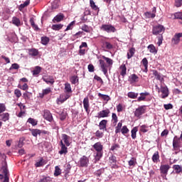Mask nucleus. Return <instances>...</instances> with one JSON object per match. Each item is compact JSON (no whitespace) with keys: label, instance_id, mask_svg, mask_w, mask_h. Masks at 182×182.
Returning <instances> with one entry per match:
<instances>
[{"label":"nucleus","instance_id":"1","mask_svg":"<svg viewBox=\"0 0 182 182\" xmlns=\"http://www.w3.org/2000/svg\"><path fill=\"white\" fill-rule=\"evenodd\" d=\"M92 147L96 151L94 153V157L96 161H99L102 157H103V145L102 144V142L99 141L95 143Z\"/></svg>","mask_w":182,"mask_h":182},{"label":"nucleus","instance_id":"2","mask_svg":"<svg viewBox=\"0 0 182 182\" xmlns=\"http://www.w3.org/2000/svg\"><path fill=\"white\" fill-rule=\"evenodd\" d=\"M9 171H8V164L6 163V161H2V166L0 170V180L4 179L3 182H9V176H8Z\"/></svg>","mask_w":182,"mask_h":182},{"label":"nucleus","instance_id":"3","mask_svg":"<svg viewBox=\"0 0 182 182\" xmlns=\"http://www.w3.org/2000/svg\"><path fill=\"white\" fill-rule=\"evenodd\" d=\"M100 31L102 32H107V33H112L116 32V28L111 24H102L100 27Z\"/></svg>","mask_w":182,"mask_h":182},{"label":"nucleus","instance_id":"4","mask_svg":"<svg viewBox=\"0 0 182 182\" xmlns=\"http://www.w3.org/2000/svg\"><path fill=\"white\" fill-rule=\"evenodd\" d=\"M164 26H163L162 25H156L155 26L153 27L152 29V33L153 35H160V33H163V32H164Z\"/></svg>","mask_w":182,"mask_h":182},{"label":"nucleus","instance_id":"5","mask_svg":"<svg viewBox=\"0 0 182 182\" xmlns=\"http://www.w3.org/2000/svg\"><path fill=\"white\" fill-rule=\"evenodd\" d=\"M157 12V9L156 7L152 8V11H146L144 13V16L146 19H154L156 18V13Z\"/></svg>","mask_w":182,"mask_h":182},{"label":"nucleus","instance_id":"6","mask_svg":"<svg viewBox=\"0 0 182 182\" xmlns=\"http://www.w3.org/2000/svg\"><path fill=\"white\" fill-rule=\"evenodd\" d=\"M146 112V105H141L136 108L134 112V116L136 117H140L142 114Z\"/></svg>","mask_w":182,"mask_h":182},{"label":"nucleus","instance_id":"7","mask_svg":"<svg viewBox=\"0 0 182 182\" xmlns=\"http://www.w3.org/2000/svg\"><path fill=\"white\" fill-rule=\"evenodd\" d=\"M78 166L80 167H87L89 166V158L86 156H82L78 161Z\"/></svg>","mask_w":182,"mask_h":182},{"label":"nucleus","instance_id":"8","mask_svg":"<svg viewBox=\"0 0 182 182\" xmlns=\"http://www.w3.org/2000/svg\"><path fill=\"white\" fill-rule=\"evenodd\" d=\"M181 141L180 140V139L177 136H175L173 139V150H178L181 147Z\"/></svg>","mask_w":182,"mask_h":182},{"label":"nucleus","instance_id":"9","mask_svg":"<svg viewBox=\"0 0 182 182\" xmlns=\"http://www.w3.org/2000/svg\"><path fill=\"white\" fill-rule=\"evenodd\" d=\"M109 114H110V109H103V110L99 112L97 117V119L109 117Z\"/></svg>","mask_w":182,"mask_h":182},{"label":"nucleus","instance_id":"10","mask_svg":"<svg viewBox=\"0 0 182 182\" xmlns=\"http://www.w3.org/2000/svg\"><path fill=\"white\" fill-rule=\"evenodd\" d=\"M160 92L162 93L161 95V99H166V97H168V88L167 86H163V85H161Z\"/></svg>","mask_w":182,"mask_h":182},{"label":"nucleus","instance_id":"11","mask_svg":"<svg viewBox=\"0 0 182 182\" xmlns=\"http://www.w3.org/2000/svg\"><path fill=\"white\" fill-rule=\"evenodd\" d=\"M139 95L140 96L137 98L136 102H147L146 97L150 96V93L147 92H141Z\"/></svg>","mask_w":182,"mask_h":182},{"label":"nucleus","instance_id":"12","mask_svg":"<svg viewBox=\"0 0 182 182\" xmlns=\"http://www.w3.org/2000/svg\"><path fill=\"white\" fill-rule=\"evenodd\" d=\"M60 146L61 147L60 150L58 151L59 154H68V147L63 144V141H60Z\"/></svg>","mask_w":182,"mask_h":182},{"label":"nucleus","instance_id":"13","mask_svg":"<svg viewBox=\"0 0 182 182\" xmlns=\"http://www.w3.org/2000/svg\"><path fill=\"white\" fill-rule=\"evenodd\" d=\"M182 38V33H176L172 38V42L174 43V45H177L180 43V38Z\"/></svg>","mask_w":182,"mask_h":182},{"label":"nucleus","instance_id":"14","mask_svg":"<svg viewBox=\"0 0 182 182\" xmlns=\"http://www.w3.org/2000/svg\"><path fill=\"white\" fill-rule=\"evenodd\" d=\"M43 117L48 122H52L53 120V117L52 116V113L49 110H45Z\"/></svg>","mask_w":182,"mask_h":182},{"label":"nucleus","instance_id":"15","mask_svg":"<svg viewBox=\"0 0 182 182\" xmlns=\"http://www.w3.org/2000/svg\"><path fill=\"white\" fill-rule=\"evenodd\" d=\"M100 68L104 73V75H107V65H106V63H105V60H100Z\"/></svg>","mask_w":182,"mask_h":182},{"label":"nucleus","instance_id":"16","mask_svg":"<svg viewBox=\"0 0 182 182\" xmlns=\"http://www.w3.org/2000/svg\"><path fill=\"white\" fill-rule=\"evenodd\" d=\"M129 82L131 85H133V83H137V82H139V76L136 74L131 75L129 77Z\"/></svg>","mask_w":182,"mask_h":182},{"label":"nucleus","instance_id":"17","mask_svg":"<svg viewBox=\"0 0 182 182\" xmlns=\"http://www.w3.org/2000/svg\"><path fill=\"white\" fill-rule=\"evenodd\" d=\"M62 138L65 146H67V147H69V146H70V136H68L65 134H63Z\"/></svg>","mask_w":182,"mask_h":182},{"label":"nucleus","instance_id":"18","mask_svg":"<svg viewBox=\"0 0 182 182\" xmlns=\"http://www.w3.org/2000/svg\"><path fill=\"white\" fill-rule=\"evenodd\" d=\"M153 75L155 76L156 80H159L161 83H162L164 81V78L163 77V75H161V73L157 72V70L153 71Z\"/></svg>","mask_w":182,"mask_h":182},{"label":"nucleus","instance_id":"19","mask_svg":"<svg viewBox=\"0 0 182 182\" xmlns=\"http://www.w3.org/2000/svg\"><path fill=\"white\" fill-rule=\"evenodd\" d=\"M82 103H83V106L85 112L87 113H90V110H89V107H90L89 98L88 97L84 98Z\"/></svg>","mask_w":182,"mask_h":182},{"label":"nucleus","instance_id":"20","mask_svg":"<svg viewBox=\"0 0 182 182\" xmlns=\"http://www.w3.org/2000/svg\"><path fill=\"white\" fill-rule=\"evenodd\" d=\"M168 170H170V166L168 165H161L160 167V171L162 174L167 175Z\"/></svg>","mask_w":182,"mask_h":182},{"label":"nucleus","instance_id":"21","mask_svg":"<svg viewBox=\"0 0 182 182\" xmlns=\"http://www.w3.org/2000/svg\"><path fill=\"white\" fill-rule=\"evenodd\" d=\"M28 55L32 57L38 56L39 55V50L36 48L28 49Z\"/></svg>","mask_w":182,"mask_h":182},{"label":"nucleus","instance_id":"22","mask_svg":"<svg viewBox=\"0 0 182 182\" xmlns=\"http://www.w3.org/2000/svg\"><path fill=\"white\" fill-rule=\"evenodd\" d=\"M141 63V64L143 65V66L144 68V72L147 73L148 68H149V60H147V58H144L142 59Z\"/></svg>","mask_w":182,"mask_h":182},{"label":"nucleus","instance_id":"23","mask_svg":"<svg viewBox=\"0 0 182 182\" xmlns=\"http://www.w3.org/2000/svg\"><path fill=\"white\" fill-rule=\"evenodd\" d=\"M107 126V120L102 119L99 124L100 130H106Z\"/></svg>","mask_w":182,"mask_h":182},{"label":"nucleus","instance_id":"24","mask_svg":"<svg viewBox=\"0 0 182 182\" xmlns=\"http://www.w3.org/2000/svg\"><path fill=\"white\" fill-rule=\"evenodd\" d=\"M0 120L2 122H8L9 120V113H3L0 114Z\"/></svg>","mask_w":182,"mask_h":182},{"label":"nucleus","instance_id":"25","mask_svg":"<svg viewBox=\"0 0 182 182\" xmlns=\"http://www.w3.org/2000/svg\"><path fill=\"white\" fill-rule=\"evenodd\" d=\"M63 18H65V16L63 14L57 15L53 19V23H56V22H60L61 21H63Z\"/></svg>","mask_w":182,"mask_h":182},{"label":"nucleus","instance_id":"26","mask_svg":"<svg viewBox=\"0 0 182 182\" xmlns=\"http://www.w3.org/2000/svg\"><path fill=\"white\" fill-rule=\"evenodd\" d=\"M137 132H139V127H134L132 131H131V136H132V139H133V140H134L136 137V134H137Z\"/></svg>","mask_w":182,"mask_h":182},{"label":"nucleus","instance_id":"27","mask_svg":"<svg viewBox=\"0 0 182 182\" xmlns=\"http://www.w3.org/2000/svg\"><path fill=\"white\" fill-rule=\"evenodd\" d=\"M30 132L33 137H38V134L41 135L42 134V130L41 129H30Z\"/></svg>","mask_w":182,"mask_h":182},{"label":"nucleus","instance_id":"28","mask_svg":"<svg viewBox=\"0 0 182 182\" xmlns=\"http://www.w3.org/2000/svg\"><path fill=\"white\" fill-rule=\"evenodd\" d=\"M160 160V155H159V151H156L152 156V161L154 163H158Z\"/></svg>","mask_w":182,"mask_h":182},{"label":"nucleus","instance_id":"29","mask_svg":"<svg viewBox=\"0 0 182 182\" xmlns=\"http://www.w3.org/2000/svg\"><path fill=\"white\" fill-rule=\"evenodd\" d=\"M52 92V90L50 87H48L46 89L43 90L41 94H40V97H43V96H46V95H49V93Z\"/></svg>","mask_w":182,"mask_h":182},{"label":"nucleus","instance_id":"30","mask_svg":"<svg viewBox=\"0 0 182 182\" xmlns=\"http://www.w3.org/2000/svg\"><path fill=\"white\" fill-rule=\"evenodd\" d=\"M129 167H134L137 164V159L134 157H132L131 159L128 161Z\"/></svg>","mask_w":182,"mask_h":182},{"label":"nucleus","instance_id":"31","mask_svg":"<svg viewBox=\"0 0 182 182\" xmlns=\"http://www.w3.org/2000/svg\"><path fill=\"white\" fill-rule=\"evenodd\" d=\"M120 69H121L120 75H121V76H123V77H124V76H126V73H127V69L126 68V65L122 64L120 66Z\"/></svg>","mask_w":182,"mask_h":182},{"label":"nucleus","instance_id":"32","mask_svg":"<svg viewBox=\"0 0 182 182\" xmlns=\"http://www.w3.org/2000/svg\"><path fill=\"white\" fill-rule=\"evenodd\" d=\"M127 96L129 99H137V96H139V93L134 92H129L127 93Z\"/></svg>","mask_w":182,"mask_h":182},{"label":"nucleus","instance_id":"33","mask_svg":"<svg viewBox=\"0 0 182 182\" xmlns=\"http://www.w3.org/2000/svg\"><path fill=\"white\" fill-rule=\"evenodd\" d=\"M41 70H42V68L40 66H36L34 70L32 71L33 76H36L41 73Z\"/></svg>","mask_w":182,"mask_h":182},{"label":"nucleus","instance_id":"34","mask_svg":"<svg viewBox=\"0 0 182 182\" xmlns=\"http://www.w3.org/2000/svg\"><path fill=\"white\" fill-rule=\"evenodd\" d=\"M173 168L177 174H180V173H182V166L180 165H173Z\"/></svg>","mask_w":182,"mask_h":182},{"label":"nucleus","instance_id":"35","mask_svg":"<svg viewBox=\"0 0 182 182\" xmlns=\"http://www.w3.org/2000/svg\"><path fill=\"white\" fill-rule=\"evenodd\" d=\"M98 96L99 97H101V99H103L105 102H109V100H110V97L107 95H103L99 92Z\"/></svg>","mask_w":182,"mask_h":182},{"label":"nucleus","instance_id":"36","mask_svg":"<svg viewBox=\"0 0 182 182\" xmlns=\"http://www.w3.org/2000/svg\"><path fill=\"white\" fill-rule=\"evenodd\" d=\"M62 28H63V25L62 24H53L51 29H53V31H60Z\"/></svg>","mask_w":182,"mask_h":182},{"label":"nucleus","instance_id":"37","mask_svg":"<svg viewBox=\"0 0 182 182\" xmlns=\"http://www.w3.org/2000/svg\"><path fill=\"white\" fill-rule=\"evenodd\" d=\"M65 91L66 93H72V87L69 82L65 84Z\"/></svg>","mask_w":182,"mask_h":182},{"label":"nucleus","instance_id":"38","mask_svg":"<svg viewBox=\"0 0 182 182\" xmlns=\"http://www.w3.org/2000/svg\"><path fill=\"white\" fill-rule=\"evenodd\" d=\"M30 23L33 28H34V31H39V27L38 25L35 24V21H33V18H30Z\"/></svg>","mask_w":182,"mask_h":182},{"label":"nucleus","instance_id":"39","mask_svg":"<svg viewBox=\"0 0 182 182\" xmlns=\"http://www.w3.org/2000/svg\"><path fill=\"white\" fill-rule=\"evenodd\" d=\"M29 4H31V0H26L23 4H21L18 7L19 11H22V9H23V8H26V6H28Z\"/></svg>","mask_w":182,"mask_h":182},{"label":"nucleus","instance_id":"40","mask_svg":"<svg viewBox=\"0 0 182 182\" xmlns=\"http://www.w3.org/2000/svg\"><path fill=\"white\" fill-rule=\"evenodd\" d=\"M148 50L151 53H157V50H156V47L153 44H150L148 46Z\"/></svg>","mask_w":182,"mask_h":182},{"label":"nucleus","instance_id":"41","mask_svg":"<svg viewBox=\"0 0 182 182\" xmlns=\"http://www.w3.org/2000/svg\"><path fill=\"white\" fill-rule=\"evenodd\" d=\"M64 102H66V100H65V95L64 94H61L60 97L57 100V104L60 105V103H63Z\"/></svg>","mask_w":182,"mask_h":182},{"label":"nucleus","instance_id":"42","mask_svg":"<svg viewBox=\"0 0 182 182\" xmlns=\"http://www.w3.org/2000/svg\"><path fill=\"white\" fill-rule=\"evenodd\" d=\"M12 22L16 26H21V20L16 17H13Z\"/></svg>","mask_w":182,"mask_h":182},{"label":"nucleus","instance_id":"43","mask_svg":"<svg viewBox=\"0 0 182 182\" xmlns=\"http://www.w3.org/2000/svg\"><path fill=\"white\" fill-rule=\"evenodd\" d=\"M140 132H141L142 133H147V132H149V126L144 124L140 126Z\"/></svg>","mask_w":182,"mask_h":182},{"label":"nucleus","instance_id":"44","mask_svg":"<svg viewBox=\"0 0 182 182\" xmlns=\"http://www.w3.org/2000/svg\"><path fill=\"white\" fill-rule=\"evenodd\" d=\"M70 80L73 85H76L79 82V78H77V76L73 75L70 78Z\"/></svg>","mask_w":182,"mask_h":182},{"label":"nucleus","instance_id":"45","mask_svg":"<svg viewBox=\"0 0 182 182\" xmlns=\"http://www.w3.org/2000/svg\"><path fill=\"white\" fill-rule=\"evenodd\" d=\"M60 174H62V171L60 170V168H59V166H55L54 176L55 177H58V176H60Z\"/></svg>","mask_w":182,"mask_h":182},{"label":"nucleus","instance_id":"46","mask_svg":"<svg viewBox=\"0 0 182 182\" xmlns=\"http://www.w3.org/2000/svg\"><path fill=\"white\" fill-rule=\"evenodd\" d=\"M43 81L46 82L47 85H53V83H55V80L52 77L50 78H43Z\"/></svg>","mask_w":182,"mask_h":182},{"label":"nucleus","instance_id":"47","mask_svg":"<svg viewBox=\"0 0 182 182\" xmlns=\"http://www.w3.org/2000/svg\"><path fill=\"white\" fill-rule=\"evenodd\" d=\"M102 59H104V60L106 61V63L109 65H113V60H112V58H109L105 55H102Z\"/></svg>","mask_w":182,"mask_h":182},{"label":"nucleus","instance_id":"48","mask_svg":"<svg viewBox=\"0 0 182 182\" xmlns=\"http://www.w3.org/2000/svg\"><path fill=\"white\" fill-rule=\"evenodd\" d=\"M133 55H134V48H131L127 53V58L131 59V58H133Z\"/></svg>","mask_w":182,"mask_h":182},{"label":"nucleus","instance_id":"49","mask_svg":"<svg viewBox=\"0 0 182 182\" xmlns=\"http://www.w3.org/2000/svg\"><path fill=\"white\" fill-rule=\"evenodd\" d=\"M41 43L42 45L46 46L49 43V38L48 37H42L41 38Z\"/></svg>","mask_w":182,"mask_h":182},{"label":"nucleus","instance_id":"50","mask_svg":"<svg viewBox=\"0 0 182 182\" xmlns=\"http://www.w3.org/2000/svg\"><path fill=\"white\" fill-rule=\"evenodd\" d=\"M103 45L104 46H105L106 49H113V45H112V43L107 42V41H105L103 43Z\"/></svg>","mask_w":182,"mask_h":182},{"label":"nucleus","instance_id":"51","mask_svg":"<svg viewBox=\"0 0 182 182\" xmlns=\"http://www.w3.org/2000/svg\"><path fill=\"white\" fill-rule=\"evenodd\" d=\"M52 180L50 179V177L49 176H44L41 178L39 181V182H51Z\"/></svg>","mask_w":182,"mask_h":182},{"label":"nucleus","instance_id":"52","mask_svg":"<svg viewBox=\"0 0 182 182\" xmlns=\"http://www.w3.org/2000/svg\"><path fill=\"white\" fill-rule=\"evenodd\" d=\"M28 122L32 124V126H36V124H38V121L33 118H29Z\"/></svg>","mask_w":182,"mask_h":182},{"label":"nucleus","instance_id":"53","mask_svg":"<svg viewBox=\"0 0 182 182\" xmlns=\"http://www.w3.org/2000/svg\"><path fill=\"white\" fill-rule=\"evenodd\" d=\"M90 5L91 8L92 9H94V11H97V9H99V8H97V6H96V4H95V1L93 0L90 1Z\"/></svg>","mask_w":182,"mask_h":182},{"label":"nucleus","instance_id":"54","mask_svg":"<svg viewBox=\"0 0 182 182\" xmlns=\"http://www.w3.org/2000/svg\"><path fill=\"white\" fill-rule=\"evenodd\" d=\"M112 122H113V124H114V126H116V124H117V115L116 114V113H112Z\"/></svg>","mask_w":182,"mask_h":182},{"label":"nucleus","instance_id":"55","mask_svg":"<svg viewBox=\"0 0 182 182\" xmlns=\"http://www.w3.org/2000/svg\"><path fill=\"white\" fill-rule=\"evenodd\" d=\"M82 31H84V32H87V33H89L90 32V27H89L87 25L85 24L81 27Z\"/></svg>","mask_w":182,"mask_h":182},{"label":"nucleus","instance_id":"56","mask_svg":"<svg viewBox=\"0 0 182 182\" xmlns=\"http://www.w3.org/2000/svg\"><path fill=\"white\" fill-rule=\"evenodd\" d=\"M129 128H127V127L126 125L123 126L122 128L121 129V132L123 134H127V133H129Z\"/></svg>","mask_w":182,"mask_h":182},{"label":"nucleus","instance_id":"57","mask_svg":"<svg viewBox=\"0 0 182 182\" xmlns=\"http://www.w3.org/2000/svg\"><path fill=\"white\" fill-rule=\"evenodd\" d=\"M43 164V159L41 158L39 161L36 163L35 166L36 167H42Z\"/></svg>","mask_w":182,"mask_h":182},{"label":"nucleus","instance_id":"58","mask_svg":"<svg viewBox=\"0 0 182 182\" xmlns=\"http://www.w3.org/2000/svg\"><path fill=\"white\" fill-rule=\"evenodd\" d=\"M6 110V107L5 106V104L1 103L0 104V114L4 113Z\"/></svg>","mask_w":182,"mask_h":182},{"label":"nucleus","instance_id":"59","mask_svg":"<svg viewBox=\"0 0 182 182\" xmlns=\"http://www.w3.org/2000/svg\"><path fill=\"white\" fill-rule=\"evenodd\" d=\"M174 18L176 19H182V12H177L174 14Z\"/></svg>","mask_w":182,"mask_h":182},{"label":"nucleus","instance_id":"60","mask_svg":"<svg viewBox=\"0 0 182 182\" xmlns=\"http://www.w3.org/2000/svg\"><path fill=\"white\" fill-rule=\"evenodd\" d=\"M78 53L80 56H85V55H86V50L84 48H80Z\"/></svg>","mask_w":182,"mask_h":182},{"label":"nucleus","instance_id":"61","mask_svg":"<svg viewBox=\"0 0 182 182\" xmlns=\"http://www.w3.org/2000/svg\"><path fill=\"white\" fill-rule=\"evenodd\" d=\"M182 6V0H175V6L180 8Z\"/></svg>","mask_w":182,"mask_h":182},{"label":"nucleus","instance_id":"62","mask_svg":"<svg viewBox=\"0 0 182 182\" xmlns=\"http://www.w3.org/2000/svg\"><path fill=\"white\" fill-rule=\"evenodd\" d=\"M14 94L15 96H16V97H21V96H22V93L21 92V90H19L18 89L15 90Z\"/></svg>","mask_w":182,"mask_h":182},{"label":"nucleus","instance_id":"63","mask_svg":"<svg viewBox=\"0 0 182 182\" xmlns=\"http://www.w3.org/2000/svg\"><path fill=\"white\" fill-rule=\"evenodd\" d=\"M87 68L89 72L90 73L95 72V66H93V65L92 64L88 65Z\"/></svg>","mask_w":182,"mask_h":182},{"label":"nucleus","instance_id":"64","mask_svg":"<svg viewBox=\"0 0 182 182\" xmlns=\"http://www.w3.org/2000/svg\"><path fill=\"white\" fill-rule=\"evenodd\" d=\"M18 68H19V65H18V63H14L11 65L10 68V70H12V69H18Z\"/></svg>","mask_w":182,"mask_h":182}]
</instances>
